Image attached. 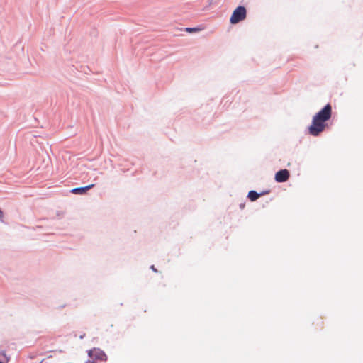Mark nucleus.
<instances>
[{
  "label": "nucleus",
  "instance_id": "f257e3e1",
  "mask_svg": "<svg viewBox=\"0 0 363 363\" xmlns=\"http://www.w3.org/2000/svg\"><path fill=\"white\" fill-rule=\"evenodd\" d=\"M332 106H325L313 118L312 123L308 128V133L313 136H318L326 128V122L331 118Z\"/></svg>",
  "mask_w": 363,
  "mask_h": 363
},
{
  "label": "nucleus",
  "instance_id": "f03ea898",
  "mask_svg": "<svg viewBox=\"0 0 363 363\" xmlns=\"http://www.w3.org/2000/svg\"><path fill=\"white\" fill-rule=\"evenodd\" d=\"M89 359L86 363H106L108 357L105 352L99 347H93L87 352Z\"/></svg>",
  "mask_w": 363,
  "mask_h": 363
},
{
  "label": "nucleus",
  "instance_id": "7ed1b4c3",
  "mask_svg": "<svg viewBox=\"0 0 363 363\" xmlns=\"http://www.w3.org/2000/svg\"><path fill=\"white\" fill-rule=\"evenodd\" d=\"M247 16L246 9L242 6H238L233 12L230 21L232 24H236L245 19Z\"/></svg>",
  "mask_w": 363,
  "mask_h": 363
},
{
  "label": "nucleus",
  "instance_id": "20e7f679",
  "mask_svg": "<svg viewBox=\"0 0 363 363\" xmlns=\"http://www.w3.org/2000/svg\"><path fill=\"white\" fill-rule=\"evenodd\" d=\"M289 176L290 174L287 169H281L276 173L275 180L279 183L285 182L289 179Z\"/></svg>",
  "mask_w": 363,
  "mask_h": 363
},
{
  "label": "nucleus",
  "instance_id": "39448f33",
  "mask_svg": "<svg viewBox=\"0 0 363 363\" xmlns=\"http://www.w3.org/2000/svg\"><path fill=\"white\" fill-rule=\"evenodd\" d=\"M94 186V184H90L84 187L74 188L71 192L74 194H84L89 189Z\"/></svg>",
  "mask_w": 363,
  "mask_h": 363
},
{
  "label": "nucleus",
  "instance_id": "423d86ee",
  "mask_svg": "<svg viewBox=\"0 0 363 363\" xmlns=\"http://www.w3.org/2000/svg\"><path fill=\"white\" fill-rule=\"evenodd\" d=\"M260 194H259L255 191H250L248 194V198L252 201H256L259 197Z\"/></svg>",
  "mask_w": 363,
  "mask_h": 363
},
{
  "label": "nucleus",
  "instance_id": "0eeeda50",
  "mask_svg": "<svg viewBox=\"0 0 363 363\" xmlns=\"http://www.w3.org/2000/svg\"><path fill=\"white\" fill-rule=\"evenodd\" d=\"M202 30L201 28H186V31L188 32V33H196V32H199V31H201Z\"/></svg>",
  "mask_w": 363,
  "mask_h": 363
},
{
  "label": "nucleus",
  "instance_id": "6e6552de",
  "mask_svg": "<svg viewBox=\"0 0 363 363\" xmlns=\"http://www.w3.org/2000/svg\"><path fill=\"white\" fill-rule=\"evenodd\" d=\"M150 268H151V269H152V271H154L155 272H157V269L155 267V266H154V265H152Z\"/></svg>",
  "mask_w": 363,
  "mask_h": 363
},
{
  "label": "nucleus",
  "instance_id": "1a4fd4ad",
  "mask_svg": "<svg viewBox=\"0 0 363 363\" xmlns=\"http://www.w3.org/2000/svg\"><path fill=\"white\" fill-rule=\"evenodd\" d=\"M0 363H2V362L0 361Z\"/></svg>",
  "mask_w": 363,
  "mask_h": 363
}]
</instances>
